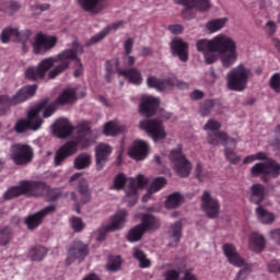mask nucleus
Masks as SVG:
<instances>
[{
    "mask_svg": "<svg viewBox=\"0 0 280 280\" xmlns=\"http://www.w3.org/2000/svg\"><path fill=\"white\" fill-rule=\"evenodd\" d=\"M197 51L203 54V60L208 65L221 60L223 67L231 68L238 60L237 44L226 34H219L212 39H199Z\"/></svg>",
    "mask_w": 280,
    "mask_h": 280,
    "instance_id": "obj_1",
    "label": "nucleus"
},
{
    "mask_svg": "<svg viewBox=\"0 0 280 280\" xmlns=\"http://www.w3.org/2000/svg\"><path fill=\"white\" fill-rule=\"evenodd\" d=\"M78 136L61 147L55 156V165L59 166L68 156L78 152V149L84 150L95 142V138L88 122H82L77 128Z\"/></svg>",
    "mask_w": 280,
    "mask_h": 280,
    "instance_id": "obj_2",
    "label": "nucleus"
},
{
    "mask_svg": "<svg viewBox=\"0 0 280 280\" xmlns=\"http://www.w3.org/2000/svg\"><path fill=\"white\" fill-rule=\"evenodd\" d=\"M84 52L83 47L78 43H72V48L66 49L60 52L56 58V67L48 74L49 79L57 78L60 73L65 72L71 65V61L74 60V77L79 78L83 73V65L78 58V55Z\"/></svg>",
    "mask_w": 280,
    "mask_h": 280,
    "instance_id": "obj_3",
    "label": "nucleus"
},
{
    "mask_svg": "<svg viewBox=\"0 0 280 280\" xmlns=\"http://www.w3.org/2000/svg\"><path fill=\"white\" fill-rule=\"evenodd\" d=\"M256 161L261 162H258L252 166V170H249L252 176H261L265 178L267 176L277 177L280 175V164L276 160L269 158L265 152H257L245 158V160H243V164H250Z\"/></svg>",
    "mask_w": 280,
    "mask_h": 280,
    "instance_id": "obj_4",
    "label": "nucleus"
},
{
    "mask_svg": "<svg viewBox=\"0 0 280 280\" xmlns=\"http://www.w3.org/2000/svg\"><path fill=\"white\" fill-rule=\"evenodd\" d=\"M126 183L128 185L125 189V200L128 202V206L132 207L139 199L138 190L148 184V179L143 175H138L136 178H127L124 174H118L114 178L112 189L121 190Z\"/></svg>",
    "mask_w": 280,
    "mask_h": 280,
    "instance_id": "obj_5",
    "label": "nucleus"
},
{
    "mask_svg": "<svg viewBox=\"0 0 280 280\" xmlns=\"http://www.w3.org/2000/svg\"><path fill=\"white\" fill-rule=\"evenodd\" d=\"M172 116L171 113L162 112L161 118L144 119L140 121L139 127L144 130L155 143H160L168 136L163 121L171 119Z\"/></svg>",
    "mask_w": 280,
    "mask_h": 280,
    "instance_id": "obj_6",
    "label": "nucleus"
},
{
    "mask_svg": "<svg viewBox=\"0 0 280 280\" xmlns=\"http://www.w3.org/2000/svg\"><path fill=\"white\" fill-rule=\"evenodd\" d=\"M51 107L47 105H40L38 104L36 107L31 109V112L27 115V119H22L16 122L14 126V129L16 132L21 133L28 129L31 130H38L43 124V120L39 118V114L43 113V116L45 118H48L52 115Z\"/></svg>",
    "mask_w": 280,
    "mask_h": 280,
    "instance_id": "obj_7",
    "label": "nucleus"
},
{
    "mask_svg": "<svg viewBox=\"0 0 280 280\" xmlns=\"http://www.w3.org/2000/svg\"><path fill=\"white\" fill-rule=\"evenodd\" d=\"M252 77L253 71L241 63L228 72V89H230V91L243 92L247 89Z\"/></svg>",
    "mask_w": 280,
    "mask_h": 280,
    "instance_id": "obj_8",
    "label": "nucleus"
},
{
    "mask_svg": "<svg viewBox=\"0 0 280 280\" xmlns=\"http://www.w3.org/2000/svg\"><path fill=\"white\" fill-rule=\"evenodd\" d=\"M223 254L228 258V262L234 267H243L234 280H245L247 275L252 271V265L246 264V261L237 253L236 247L231 243H225L223 245Z\"/></svg>",
    "mask_w": 280,
    "mask_h": 280,
    "instance_id": "obj_9",
    "label": "nucleus"
},
{
    "mask_svg": "<svg viewBox=\"0 0 280 280\" xmlns=\"http://www.w3.org/2000/svg\"><path fill=\"white\" fill-rule=\"evenodd\" d=\"M119 61L117 59H113L106 63V75L105 79L107 81L110 80L115 70H118ZM119 75L126 78L130 83L135 85H141L143 82V77L140 70L137 68H132L129 70H118Z\"/></svg>",
    "mask_w": 280,
    "mask_h": 280,
    "instance_id": "obj_10",
    "label": "nucleus"
},
{
    "mask_svg": "<svg viewBox=\"0 0 280 280\" xmlns=\"http://www.w3.org/2000/svg\"><path fill=\"white\" fill-rule=\"evenodd\" d=\"M36 90V85H31L21 89L12 98L8 95H0V114H4L10 106L24 103L28 98L33 97Z\"/></svg>",
    "mask_w": 280,
    "mask_h": 280,
    "instance_id": "obj_11",
    "label": "nucleus"
},
{
    "mask_svg": "<svg viewBox=\"0 0 280 280\" xmlns=\"http://www.w3.org/2000/svg\"><path fill=\"white\" fill-rule=\"evenodd\" d=\"M171 165L177 175L187 177L191 173L192 165L183 154L180 149L173 150L170 155Z\"/></svg>",
    "mask_w": 280,
    "mask_h": 280,
    "instance_id": "obj_12",
    "label": "nucleus"
},
{
    "mask_svg": "<svg viewBox=\"0 0 280 280\" xmlns=\"http://www.w3.org/2000/svg\"><path fill=\"white\" fill-rule=\"evenodd\" d=\"M127 217H128V211L127 210L121 209V210L117 211L114 215L110 217L109 223L103 225L100 229L98 232L102 235L98 236L97 240L98 241L103 240L104 236H105V233L121 230L127 223Z\"/></svg>",
    "mask_w": 280,
    "mask_h": 280,
    "instance_id": "obj_13",
    "label": "nucleus"
},
{
    "mask_svg": "<svg viewBox=\"0 0 280 280\" xmlns=\"http://www.w3.org/2000/svg\"><path fill=\"white\" fill-rule=\"evenodd\" d=\"M42 185L36 182H22L20 185L10 188L8 191L4 192V199H13L21 195H37Z\"/></svg>",
    "mask_w": 280,
    "mask_h": 280,
    "instance_id": "obj_14",
    "label": "nucleus"
},
{
    "mask_svg": "<svg viewBox=\"0 0 280 280\" xmlns=\"http://www.w3.org/2000/svg\"><path fill=\"white\" fill-rule=\"evenodd\" d=\"M56 60V57H50L44 59L37 67H28L25 77L33 81L43 79L51 67L57 66Z\"/></svg>",
    "mask_w": 280,
    "mask_h": 280,
    "instance_id": "obj_15",
    "label": "nucleus"
},
{
    "mask_svg": "<svg viewBox=\"0 0 280 280\" xmlns=\"http://www.w3.org/2000/svg\"><path fill=\"white\" fill-rule=\"evenodd\" d=\"M221 205L219 199L213 197L210 191H203L201 195V210L210 219H215L220 214Z\"/></svg>",
    "mask_w": 280,
    "mask_h": 280,
    "instance_id": "obj_16",
    "label": "nucleus"
},
{
    "mask_svg": "<svg viewBox=\"0 0 280 280\" xmlns=\"http://www.w3.org/2000/svg\"><path fill=\"white\" fill-rule=\"evenodd\" d=\"M11 158L18 165H25L32 161L33 150L25 144H14L11 148Z\"/></svg>",
    "mask_w": 280,
    "mask_h": 280,
    "instance_id": "obj_17",
    "label": "nucleus"
},
{
    "mask_svg": "<svg viewBox=\"0 0 280 280\" xmlns=\"http://www.w3.org/2000/svg\"><path fill=\"white\" fill-rule=\"evenodd\" d=\"M57 44V38L55 36H47L38 34L32 40L33 51L37 55H44L46 51L54 48Z\"/></svg>",
    "mask_w": 280,
    "mask_h": 280,
    "instance_id": "obj_18",
    "label": "nucleus"
},
{
    "mask_svg": "<svg viewBox=\"0 0 280 280\" xmlns=\"http://www.w3.org/2000/svg\"><path fill=\"white\" fill-rule=\"evenodd\" d=\"M77 101V90L75 89H66L58 100L54 103H49L48 101H44L40 105L50 106L52 114L56 112L59 105H69Z\"/></svg>",
    "mask_w": 280,
    "mask_h": 280,
    "instance_id": "obj_19",
    "label": "nucleus"
},
{
    "mask_svg": "<svg viewBox=\"0 0 280 280\" xmlns=\"http://www.w3.org/2000/svg\"><path fill=\"white\" fill-rule=\"evenodd\" d=\"M113 147L107 143H100L95 147V163L97 171L103 170L113 153Z\"/></svg>",
    "mask_w": 280,
    "mask_h": 280,
    "instance_id": "obj_20",
    "label": "nucleus"
},
{
    "mask_svg": "<svg viewBox=\"0 0 280 280\" xmlns=\"http://www.w3.org/2000/svg\"><path fill=\"white\" fill-rule=\"evenodd\" d=\"M89 254V248L82 242H75L68 252L67 265H71L74 261H82Z\"/></svg>",
    "mask_w": 280,
    "mask_h": 280,
    "instance_id": "obj_21",
    "label": "nucleus"
},
{
    "mask_svg": "<svg viewBox=\"0 0 280 280\" xmlns=\"http://www.w3.org/2000/svg\"><path fill=\"white\" fill-rule=\"evenodd\" d=\"M80 7L91 14H100L108 8V0H78Z\"/></svg>",
    "mask_w": 280,
    "mask_h": 280,
    "instance_id": "obj_22",
    "label": "nucleus"
},
{
    "mask_svg": "<svg viewBox=\"0 0 280 280\" xmlns=\"http://www.w3.org/2000/svg\"><path fill=\"white\" fill-rule=\"evenodd\" d=\"M149 152L150 144L144 140H137L132 143L128 153L130 158L137 161H142L148 156Z\"/></svg>",
    "mask_w": 280,
    "mask_h": 280,
    "instance_id": "obj_23",
    "label": "nucleus"
},
{
    "mask_svg": "<svg viewBox=\"0 0 280 280\" xmlns=\"http://www.w3.org/2000/svg\"><path fill=\"white\" fill-rule=\"evenodd\" d=\"M160 105V100L151 95H143L140 104V113L143 116H153Z\"/></svg>",
    "mask_w": 280,
    "mask_h": 280,
    "instance_id": "obj_24",
    "label": "nucleus"
},
{
    "mask_svg": "<svg viewBox=\"0 0 280 280\" xmlns=\"http://www.w3.org/2000/svg\"><path fill=\"white\" fill-rule=\"evenodd\" d=\"M55 211V207L54 206H48L46 208H44L43 210L28 215L25 219V224L27 225V228L30 230H34L37 226L40 225V223L43 222L44 218L50 213H52Z\"/></svg>",
    "mask_w": 280,
    "mask_h": 280,
    "instance_id": "obj_25",
    "label": "nucleus"
},
{
    "mask_svg": "<svg viewBox=\"0 0 280 280\" xmlns=\"http://www.w3.org/2000/svg\"><path fill=\"white\" fill-rule=\"evenodd\" d=\"M172 54L177 56L182 62L189 59V46L180 38H175L171 43Z\"/></svg>",
    "mask_w": 280,
    "mask_h": 280,
    "instance_id": "obj_26",
    "label": "nucleus"
},
{
    "mask_svg": "<svg viewBox=\"0 0 280 280\" xmlns=\"http://www.w3.org/2000/svg\"><path fill=\"white\" fill-rule=\"evenodd\" d=\"M208 142L212 145H218L220 142L225 145V149L234 150L237 147V141L234 138H229L225 132H217L208 137Z\"/></svg>",
    "mask_w": 280,
    "mask_h": 280,
    "instance_id": "obj_27",
    "label": "nucleus"
},
{
    "mask_svg": "<svg viewBox=\"0 0 280 280\" xmlns=\"http://www.w3.org/2000/svg\"><path fill=\"white\" fill-rule=\"evenodd\" d=\"M125 24L124 22H117L114 24L108 25L107 27H105L101 33H98L97 35H95L94 37H92L86 46H92L95 45L97 43H100L101 40H103L110 32H116L118 30L124 28Z\"/></svg>",
    "mask_w": 280,
    "mask_h": 280,
    "instance_id": "obj_28",
    "label": "nucleus"
},
{
    "mask_svg": "<svg viewBox=\"0 0 280 280\" xmlns=\"http://www.w3.org/2000/svg\"><path fill=\"white\" fill-rule=\"evenodd\" d=\"M127 130V127L124 122L118 120H112L105 124L103 133L107 137L118 136Z\"/></svg>",
    "mask_w": 280,
    "mask_h": 280,
    "instance_id": "obj_29",
    "label": "nucleus"
},
{
    "mask_svg": "<svg viewBox=\"0 0 280 280\" xmlns=\"http://www.w3.org/2000/svg\"><path fill=\"white\" fill-rule=\"evenodd\" d=\"M70 198L79 203V205H85L88 203L89 201H91L92 199V192L89 188V185H83V186H80L79 187V197L77 196L75 192H71L70 194Z\"/></svg>",
    "mask_w": 280,
    "mask_h": 280,
    "instance_id": "obj_30",
    "label": "nucleus"
},
{
    "mask_svg": "<svg viewBox=\"0 0 280 280\" xmlns=\"http://www.w3.org/2000/svg\"><path fill=\"white\" fill-rule=\"evenodd\" d=\"M72 130L73 128L71 127L69 120L65 118L57 120L55 125V133L59 138H67L68 136H70Z\"/></svg>",
    "mask_w": 280,
    "mask_h": 280,
    "instance_id": "obj_31",
    "label": "nucleus"
},
{
    "mask_svg": "<svg viewBox=\"0 0 280 280\" xmlns=\"http://www.w3.org/2000/svg\"><path fill=\"white\" fill-rule=\"evenodd\" d=\"M147 84L149 88L155 89L160 92L170 91V79L161 80V79H158V78L151 75L147 79Z\"/></svg>",
    "mask_w": 280,
    "mask_h": 280,
    "instance_id": "obj_32",
    "label": "nucleus"
},
{
    "mask_svg": "<svg viewBox=\"0 0 280 280\" xmlns=\"http://www.w3.org/2000/svg\"><path fill=\"white\" fill-rule=\"evenodd\" d=\"M266 246V240L261 234L252 233L249 235V249L260 253Z\"/></svg>",
    "mask_w": 280,
    "mask_h": 280,
    "instance_id": "obj_33",
    "label": "nucleus"
},
{
    "mask_svg": "<svg viewBox=\"0 0 280 280\" xmlns=\"http://www.w3.org/2000/svg\"><path fill=\"white\" fill-rule=\"evenodd\" d=\"M182 5L188 9H197L201 12L208 11L211 8L209 0H182Z\"/></svg>",
    "mask_w": 280,
    "mask_h": 280,
    "instance_id": "obj_34",
    "label": "nucleus"
},
{
    "mask_svg": "<svg viewBox=\"0 0 280 280\" xmlns=\"http://www.w3.org/2000/svg\"><path fill=\"white\" fill-rule=\"evenodd\" d=\"M167 184L166 179L163 177H158L153 179L152 184L150 185L148 192L143 196L142 200L145 202L148 201L153 194L160 191L165 185Z\"/></svg>",
    "mask_w": 280,
    "mask_h": 280,
    "instance_id": "obj_35",
    "label": "nucleus"
},
{
    "mask_svg": "<svg viewBox=\"0 0 280 280\" xmlns=\"http://www.w3.org/2000/svg\"><path fill=\"white\" fill-rule=\"evenodd\" d=\"M229 23L228 18L214 19L208 23H206V31L210 34H215L223 30Z\"/></svg>",
    "mask_w": 280,
    "mask_h": 280,
    "instance_id": "obj_36",
    "label": "nucleus"
},
{
    "mask_svg": "<svg viewBox=\"0 0 280 280\" xmlns=\"http://www.w3.org/2000/svg\"><path fill=\"white\" fill-rule=\"evenodd\" d=\"M21 36V33L16 27L8 26L2 30L0 34V40L2 44H8L12 39H16Z\"/></svg>",
    "mask_w": 280,
    "mask_h": 280,
    "instance_id": "obj_37",
    "label": "nucleus"
},
{
    "mask_svg": "<svg viewBox=\"0 0 280 280\" xmlns=\"http://www.w3.org/2000/svg\"><path fill=\"white\" fill-rule=\"evenodd\" d=\"M162 280H179V272L177 270H168L163 275ZM182 280H198L197 277L189 270L184 271Z\"/></svg>",
    "mask_w": 280,
    "mask_h": 280,
    "instance_id": "obj_38",
    "label": "nucleus"
},
{
    "mask_svg": "<svg viewBox=\"0 0 280 280\" xmlns=\"http://www.w3.org/2000/svg\"><path fill=\"white\" fill-rule=\"evenodd\" d=\"M249 192L252 194V201H254V203H256V205L261 202L266 197L265 187L260 184H254L249 188Z\"/></svg>",
    "mask_w": 280,
    "mask_h": 280,
    "instance_id": "obj_39",
    "label": "nucleus"
},
{
    "mask_svg": "<svg viewBox=\"0 0 280 280\" xmlns=\"http://www.w3.org/2000/svg\"><path fill=\"white\" fill-rule=\"evenodd\" d=\"M256 217L259 222L262 224H272L276 220V217L272 212H269L265 210L262 207H257L256 208Z\"/></svg>",
    "mask_w": 280,
    "mask_h": 280,
    "instance_id": "obj_40",
    "label": "nucleus"
},
{
    "mask_svg": "<svg viewBox=\"0 0 280 280\" xmlns=\"http://www.w3.org/2000/svg\"><path fill=\"white\" fill-rule=\"evenodd\" d=\"M184 196L179 192L171 194L165 200V208L166 209H176L184 202Z\"/></svg>",
    "mask_w": 280,
    "mask_h": 280,
    "instance_id": "obj_41",
    "label": "nucleus"
},
{
    "mask_svg": "<svg viewBox=\"0 0 280 280\" xmlns=\"http://www.w3.org/2000/svg\"><path fill=\"white\" fill-rule=\"evenodd\" d=\"M92 163V156L89 153H82L74 160V167L77 170H85L89 168Z\"/></svg>",
    "mask_w": 280,
    "mask_h": 280,
    "instance_id": "obj_42",
    "label": "nucleus"
},
{
    "mask_svg": "<svg viewBox=\"0 0 280 280\" xmlns=\"http://www.w3.org/2000/svg\"><path fill=\"white\" fill-rule=\"evenodd\" d=\"M144 231H153L160 226V221L151 214H147L142 218V223L140 224Z\"/></svg>",
    "mask_w": 280,
    "mask_h": 280,
    "instance_id": "obj_43",
    "label": "nucleus"
},
{
    "mask_svg": "<svg viewBox=\"0 0 280 280\" xmlns=\"http://www.w3.org/2000/svg\"><path fill=\"white\" fill-rule=\"evenodd\" d=\"M182 231H183L182 222L178 221L171 225L170 237H171V241L173 242L171 245L175 246L179 242L182 237Z\"/></svg>",
    "mask_w": 280,
    "mask_h": 280,
    "instance_id": "obj_44",
    "label": "nucleus"
},
{
    "mask_svg": "<svg viewBox=\"0 0 280 280\" xmlns=\"http://www.w3.org/2000/svg\"><path fill=\"white\" fill-rule=\"evenodd\" d=\"M133 257L139 261V266L141 268L151 267V260L147 257V255L139 248L133 249Z\"/></svg>",
    "mask_w": 280,
    "mask_h": 280,
    "instance_id": "obj_45",
    "label": "nucleus"
},
{
    "mask_svg": "<svg viewBox=\"0 0 280 280\" xmlns=\"http://www.w3.org/2000/svg\"><path fill=\"white\" fill-rule=\"evenodd\" d=\"M144 233V229L139 224L129 231L127 238L132 243L138 242L142 238Z\"/></svg>",
    "mask_w": 280,
    "mask_h": 280,
    "instance_id": "obj_46",
    "label": "nucleus"
},
{
    "mask_svg": "<svg viewBox=\"0 0 280 280\" xmlns=\"http://www.w3.org/2000/svg\"><path fill=\"white\" fill-rule=\"evenodd\" d=\"M47 254V249L43 246L32 248L28 256L32 260H42Z\"/></svg>",
    "mask_w": 280,
    "mask_h": 280,
    "instance_id": "obj_47",
    "label": "nucleus"
},
{
    "mask_svg": "<svg viewBox=\"0 0 280 280\" xmlns=\"http://www.w3.org/2000/svg\"><path fill=\"white\" fill-rule=\"evenodd\" d=\"M20 9H21V5L18 2H13V1L8 2V3H1L0 2V11H5L10 15L14 14Z\"/></svg>",
    "mask_w": 280,
    "mask_h": 280,
    "instance_id": "obj_48",
    "label": "nucleus"
},
{
    "mask_svg": "<svg viewBox=\"0 0 280 280\" xmlns=\"http://www.w3.org/2000/svg\"><path fill=\"white\" fill-rule=\"evenodd\" d=\"M275 140L270 141V147L280 156V126H277L273 132Z\"/></svg>",
    "mask_w": 280,
    "mask_h": 280,
    "instance_id": "obj_49",
    "label": "nucleus"
},
{
    "mask_svg": "<svg viewBox=\"0 0 280 280\" xmlns=\"http://www.w3.org/2000/svg\"><path fill=\"white\" fill-rule=\"evenodd\" d=\"M121 267V258L119 256H110L106 268L108 271H117Z\"/></svg>",
    "mask_w": 280,
    "mask_h": 280,
    "instance_id": "obj_50",
    "label": "nucleus"
},
{
    "mask_svg": "<svg viewBox=\"0 0 280 280\" xmlns=\"http://www.w3.org/2000/svg\"><path fill=\"white\" fill-rule=\"evenodd\" d=\"M175 88H178L180 90H185V89L189 88V84L182 81V80H178L175 77H173V78L168 79V91H171Z\"/></svg>",
    "mask_w": 280,
    "mask_h": 280,
    "instance_id": "obj_51",
    "label": "nucleus"
},
{
    "mask_svg": "<svg viewBox=\"0 0 280 280\" xmlns=\"http://www.w3.org/2000/svg\"><path fill=\"white\" fill-rule=\"evenodd\" d=\"M70 185L78 186V189L80 186L88 185L86 179L83 177V174L75 173L73 174L69 179Z\"/></svg>",
    "mask_w": 280,
    "mask_h": 280,
    "instance_id": "obj_52",
    "label": "nucleus"
},
{
    "mask_svg": "<svg viewBox=\"0 0 280 280\" xmlns=\"http://www.w3.org/2000/svg\"><path fill=\"white\" fill-rule=\"evenodd\" d=\"M195 175H197L199 182H206L211 177L210 172L203 170V167L200 164H197V167H195Z\"/></svg>",
    "mask_w": 280,
    "mask_h": 280,
    "instance_id": "obj_53",
    "label": "nucleus"
},
{
    "mask_svg": "<svg viewBox=\"0 0 280 280\" xmlns=\"http://www.w3.org/2000/svg\"><path fill=\"white\" fill-rule=\"evenodd\" d=\"M70 224H71V228L74 232H81L85 224L83 223L82 219L81 218H77V217H72L70 219Z\"/></svg>",
    "mask_w": 280,
    "mask_h": 280,
    "instance_id": "obj_54",
    "label": "nucleus"
},
{
    "mask_svg": "<svg viewBox=\"0 0 280 280\" xmlns=\"http://www.w3.org/2000/svg\"><path fill=\"white\" fill-rule=\"evenodd\" d=\"M214 104L212 101H206V103L201 104V107H199V114H201V116H208Z\"/></svg>",
    "mask_w": 280,
    "mask_h": 280,
    "instance_id": "obj_55",
    "label": "nucleus"
},
{
    "mask_svg": "<svg viewBox=\"0 0 280 280\" xmlns=\"http://www.w3.org/2000/svg\"><path fill=\"white\" fill-rule=\"evenodd\" d=\"M269 85L275 92H280V73H275L270 78Z\"/></svg>",
    "mask_w": 280,
    "mask_h": 280,
    "instance_id": "obj_56",
    "label": "nucleus"
},
{
    "mask_svg": "<svg viewBox=\"0 0 280 280\" xmlns=\"http://www.w3.org/2000/svg\"><path fill=\"white\" fill-rule=\"evenodd\" d=\"M225 159H228L232 164H236L241 161V156H238L233 149H225Z\"/></svg>",
    "mask_w": 280,
    "mask_h": 280,
    "instance_id": "obj_57",
    "label": "nucleus"
},
{
    "mask_svg": "<svg viewBox=\"0 0 280 280\" xmlns=\"http://www.w3.org/2000/svg\"><path fill=\"white\" fill-rule=\"evenodd\" d=\"M221 126H222L221 122H219L218 120L210 119L208 120V122H206V126H203V130L215 131V130H219Z\"/></svg>",
    "mask_w": 280,
    "mask_h": 280,
    "instance_id": "obj_58",
    "label": "nucleus"
},
{
    "mask_svg": "<svg viewBox=\"0 0 280 280\" xmlns=\"http://www.w3.org/2000/svg\"><path fill=\"white\" fill-rule=\"evenodd\" d=\"M11 230L5 228L0 231V245H5L10 241Z\"/></svg>",
    "mask_w": 280,
    "mask_h": 280,
    "instance_id": "obj_59",
    "label": "nucleus"
},
{
    "mask_svg": "<svg viewBox=\"0 0 280 280\" xmlns=\"http://www.w3.org/2000/svg\"><path fill=\"white\" fill-rule=\"evenodd\" d=\"M264 30L266 33H268L269 35H273L277 31V25L275 22L269 21L265 24Z\"/></svg>",
    "mask_w": 280,
    "mask_h": 280,
    "instance_id": "obj_60",
    "label": "nucleus"
},
{
    "mask_svg": "<svg viewBox=\"0 0 280 280\" xmlns=\"http://www.w3.org/2000/svg\"><path fill=\"white\" fill-rule=\"evenodd\" d=\"M269 237L277 244L280 245V229H276L269 232Z\"/></svg>",
    "mask_w": 280,
    "mask_h": 280,
    "instance_id": "obj_61",
    "label": "nucleus"
},
{
    "mask_svg": "<svg viewBox=\"0 0 280 280\" xmlns=\"http://www.w3.org/2000/svg\"><path fill=\"white\" fill-rule=\"evenodd\" d=\"M135 62H136V59L132 56H130V54H125V56H124V65L126 67H131V66L135 65Z\"/></svg>",
    "mask_w": 280,
    "mask_h": 280,
    "instance_id": "obj_62",
    "label": "nucleus"
},
{
    "mask_svg": "<svg viewBox=\"0 0 280 280\" xmlns=\"http://www.w3.org/2000/svg\"><path fill=\"white\" fill-rule=\"evenodd\" d=\"M168 30H170V32L172 34H175V35H179V34H182L184 32V27L182 25H179V24L171 25L168 27Z\"/></svg>",
    "mask_w": 280,
    "mask_h": 280,
    "instance_id": "obj_63",
    "label": "nucleus"
},
{
    "mask_svg": "<svg viewBox=\"0 0 280 280\" xmlns=\"http://www.w3.org/2000/svg\"><path fill=\"white\" fill-rule=\"evenodd\" d=\"M133 44H135V40L132 38H129L128 40H126V43H125V55H130L131 54Z\"/></svg>",
    "mask_w": 280,
    "mask_h": 280,
    "instance_id": "obj_64",
    "label": "nucleus"
}]
</instances>
